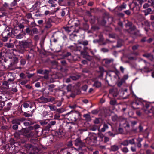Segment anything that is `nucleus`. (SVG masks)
I'll return each mask as SVG.
<instances>
[{
  "label": "nucleus",
  "instance_id": "nucleus-1",
  "mask_svg": "<svg viewBox=\"0 0 154 154\" xmlns=\"http://www.w3.org/2000/svg\"><path fill=\"white\" fill-rule=\"evenodd\" d=\"M32 42L31 40L28 41H23L19 43L18 51L20 53L23 54L24 51V49L29 48L32 45Z\"/></svg>",
  "mask_w": 154,
  "mask_h": 154
},
{
  "label": "nucleus",
  "instance_id": "nucleus-2",
  "mask_svg": "<svg viewBox=\"0 0 154 154\" xmlns=\"http://www.w3.org/2000/svg\"><path fill=\"white\" fill-rule=\"evenodd\" d=\"M144 2L143 0H134L129 5L130 7L133 11H138Z\"/></svg>",
  "mask_w": 154,
  "mask_h": 154
},
{
  "label": "nucleus",
  "instance_id": "nucleus-3",
  "mask_svg": "<svg viewBox=\"0 0 154 154\" xmlns=\"http://www.w3.org/2000/svg\"><path fill=\"white\" fill-rule=\"evenodd\" d=\"M12 34V29L9 28L5 29L2 34V35L3 38V41L4 42L7 41L8 38L11 37Z\"/></svg>",
  "mask_w": 154,
  "mask_h": 154
},
{
  "label": "nucleus",
  "instance_id": "nucleus-4",
  "mask_svg": "<svg viewBox=\"0 0 154 154\" xmlns=\"http://www.w3.org/2000/svg\"><path fill=\"white\" fill-rule=\"evenodd\" d=\"M75 145L77 146H79V147L75 149L78 151H84L86 150L85 147V144L84 143L82 142L79 139H76L75 141Z\"/></svg>",
  "mask_w": 154,
  "mask_h": 154
},
{
  "label": "nucleus",
  "instance_id": "nucleus-5",
  "mask_svg": "<svg viewBox=\"0 0 154 154\" xmlns=\"http://www.w3.org/2000/svg\"><path fill=\"white\" fill-rule=\"evenodd\" d=\"M69 115L70 119L73 122L76 121L80 117V114L78 111L70 112L66 114Z\"/></svg>",
  "mask_w": 154,
  "mask_h": 154
},
{
  "label": "nucleus",
  "instance_id": "nucleus-6",
  "mask_svg": "<svg viewBox=\"0 0 154 154\" xmlns=\"http://www.w3.org/2000/svg\"><path fill=\"white\" fill-rule=\"evenodd\" d=\"M79 26L78 24L75 25V26H66L63 27L65 31L67 33L78 32L79 31Z\"/></svg>",
  "mask_w": 154,
  "mask_h": 154
},
{
  "label": "nucleus",
  "instance_id": "nucleus-7",
  "mask_svg": "<svg viewBox=\"0 0 154 154\" xmlns=\"http://www.w3.org/2000/svg\"><path fill=\"white\" fill-rule=\"evenodd\" d=\"M142 27H144V29L146 32L148 31V29L150 26V24L148 21L144 20L142 23Z\"/></svg>",
  "mask_w": 154,
  "mask_h": 154
},
{
  "label": "nucleus",
  "instance_id": "nucleus-8",
  "mask_svg": "<svg viewBox=\"0 0 154 154\" xmlns=\"http://www.w3.org/2000/svg\"><path fill=\"white\" fill-rule=\"evenodd\" d=\"M93 83L92 86L96 88H98L101 86V83L100 82L97 80H95L93 81Z\"/></svg>",
  "mask_w": 154,
  "mask_h": 154
},
{
  "label": "nucleus",
  "instance_id": "nucleus-9",
  "mask_svg": "<svg viewBox=\"0 0 154 154\" xmlns=\"http://www.w3.org/2000/svg\"><path fill=\"white\" fill-rule=\"evenodd\" d=\"M152 11H154V6H151V8H148L143 11L145 15H147L150 14Z\"/></svg>",
  "mask_w": 154,
  "mask_h": 154
},
{
  "label": "nucleus",
  "instance_id": "nucleus-10",
  "mask_svg": "<svg viewBox=\"0 0 154 154\" xmlns=\"http://www.w3.org/2000/svg\"><path fill=\"white\" fill-rule=\"evenodd\" d=\"M119 149V147L118 145H112L109 149L111 151L116 152Z\"/></svg>",
  "mask_w": 154,
  "mask_h": 154
},
{
  "label": "nucleus",
  "instance_id": "nucleus-11",
  "mask_svg": "<svg viewBox=\"0 0 154 154\" xmlns=\"http://www.w3.org/2000/svg\"><path fill=\"white\" fill-rule=\"evenodd\" d=\"M56 135L58 137H61L64 134L63 131L62 129H60L55 133Z\"/></svg>",
  "mask_w": 154,
  "mask_h": 154
},
{
  "label": "nucleus",
  "instance_id": "nucleus-12",
  "mask_svg": "<svg viewBox=\"0 0 154 154\" xmlns=\"http://www.w3.org/2000/svg\"><path fill=\"white\" fill-rule=\"evenodd\" d=\"M52 21V20L51 19L49 18L48 20H46L45 22V24H46L45 26L46 28H48L51 27V22Z\"/></svg>",
  "mask_w": 154,
  "mask_h": 154
},
{
  "label": "nucleus",
  "instance_id": "nucleus-13",
  "mask_svg": "<svg viewBox=\"0 0 154 154\" xmlns=\"http://www.w3.org/2000/svg\"><path fill=\"white\" fill-rule=\"evenodd\" d=\"M28 132V131L26 128H22L20 131V135H24V134L27 133Z\"/></svg>",
  "mask_w": 154,
  "mask_h": 154
},
{
  "label": "nucleus",
  "instance_id": "nucleus-14",
  "mask_svg": "<svg viewBox=\"0 0 154 154\" xmlns=\"http://www.w3.org/2000/svg\"><path fill=\"white\" fill-rule=\"evenodd\" d=\"M78 42L79 44H82L84 46L87 45L88 44V41L87 40L82 41L81 40H78Z\"/></svg>",
  "mask_w": 154,
  "mask_h": 154
},
{
  "label": "nucleus",
  "instance_id": "nucleus-15",
  "mask_svg": "<svg viewBox=\"0 0 154 154\" xmlns=\"http://www.w3.org/2000/svg\"><path fill=\"white\" fill-rule=\"evenodd\" d=\"M12 104L11 103H9L7 104L6 107L4 108L5 111H7L9 110L11 107Z\"/></svg>",
  "mask_w": 154,
  "mask_h": 154
},
{
  "label": "nucleus",
  "instance_id": "nucleus-16",
  "mask_svg": "<svg viewBox=\"0 0 154 154\" xmlns=\"http://www.w3.org/2000/svg\"><path fill=\"white\" fill-rule=\"evenodd\" d=\"M145 112L146 114L152 113L154 115V108L152 107L149 110L146 109L145 110Z\"/></svg>",
  "mask_w": 154,
  "mask_h": 154
},
{
  "label": "nucleus",
  "instance_id": "nucleus-17",
  "mask_svg": "<svg viewBox=\"0 0 154 154\" xmlns=\"http://www.w3.org/2000/svg\"><path fill=\"white\" fill-rule=\"evenodd\" d=\"M109 128L108 125L104 123L103 124V127L102 128L101 130V131L102 132H104L107 129Z\"/></svg>",
  "mask_w": 154,
  "mask_h": 154
},
{
  "label": "nucleus",
  "instance_id": "nucleus-18",
  "mask_svg": "<svg viewBox=\"0 0 154 154\" xmlns=\"http://www.w3.org/2000/svg\"><path fill=\"white\" fill-rule=\"evenodd\" d=\"M12 123L13 124H17L19 125L20 124V122L18 119H16L13 120L12 121Z\"/></svg>",
  "mask_w": 154,
  "mask_h": 154
},
{
  "label": "nucleus",
  "instance_id": "nucleus-19",
  "mask_svg": "<svg viewBox=\"0 0 154 154\" xmlns=\"http://www.w3.org/2000/svg\"><path fill=\"white\" fill-rule=\"evenodd\" d=\"M120 144L124 146H128V140H126L123 141L121 142Z\"/></svg>",
  "mask_w": 154,
  "mask_h": 154
},
{
  "label": "nucleus",
  "instance_id": "nucleus-20",
  "mask_svg": "<svg viewBox=\"0 0 154 154\" xmlns=\"http://www.w3.org/2000/svg\"><path fill=\"white\" fill-rule=\"evenodd\" d=\"M104 60L106 64H108L113 62V59H105Z\"/></svg>",
  "mask_w": 154,
  "mask_h": 154
},
{
  "label": "nucleus",
  "instance_id": "nucleus-21",
  "mask_svg": "<svg viewBox=\"0 0 154 154\" xmlns=\"http://www.w3.org/2000/svg\"><path fill=\"white\" fill-rule=\"evenodd\" d=\"M56 122L55 121H52L50 122L49 123L47 127L48 128L51 127V126L54 125L55 124Z\"/></svg>",
  "mask_w": 154,
  "mask_h": 154
},
{
  "label": "nucleus",
  "instance_id": "nucleus-22",
  "mask_svg": "<svg viewBox=\"0 0 154 154\" xmlns=\"http://www.w3.org/2000/svg\"><path fill=\"white\" fill-rule=\"evenodd\" d=\"M66 12H69L66 9H64L62 10L61 12V15L62 17L64 16Z\"/></svg>",
  "mask_w": 154,
  "mask_h": 154
},
{
  "label": "nucleus",
  "instance_id": "nucleus-23",
  "mask_svg": "<svg viewBox=\"0 0 154 154\" xmlns=\"http://www.w3.org/2000/svg\"><path fill=\"white\" fill-rule=\"evenodd\" d=\"M55 87V85L54 84L50 85L48 86V89L51 92H53V88H54Z\"/></svg>",
  "mask_w": 154,
  "mask_h": 154
},
{
  "label": "nucleus",
  "instance_id": "nucleus-24",
  "mask_svg": "<svg viewBox=\"0 0 154 154\" xmlns=\"http://www.w3.org/2000/svg\"><path fill=\"white\" fill-rule=\"evenodd\" d=\"M110 103L111 105H115L117 104L116 101L115 99L111 100Z\"/></svg>",
  "mask_w": 154,
  "mask_h": 154
},
{
  "label": "nucleus",
  "instance_id": "nucleus-25",
  "mask_svg": "<svg viewBox=\"0 0 154 154\" xmlns=\"http://www.w3.org/2000/svg\"><path fill=\"white\" fill-rule=\"evenodd\" d=\"M24 35L21 33H19L16 36V38L17 39H20L23 38Z\"/></svg>",
  "mask_w": 154,
  "mask_h": 154
},
{
  "label": "nucleus",
  "instance_id": "nucleus-26",
  "mask_svg": "<svg viewBox=\"0 0 154 154\" xmlns=\"http://www.w3.org/2000/svg\"><path fill=\"white\" fill-rule=\"evenodd\" d=\"M128 145L130 144L131 145L134 144L135 143L134 139V138L128 140Z\"/></svg>",
  "mask_w": 154,
  "mask_h": 154
},
{
  "label": "nucleus",
  "instance_id": "nucleus-27",
  "mask_svg": "<svg viewBox=\"0 0 154 154\" xmlns=\"http://www.w3.org/2000/svg\"><path fill=\"white\" fill-rule=\"evenodd\" d=\"M17 27L20 29V30L22 29V31L23 32V29L24 28V26L23 25L20 23L18 25Z\"/></svg>",
  "mask_w": 154,
  "mask_h": 154
},
{
  "label": "nucleus",
  "instance_id": "nucleus-28",
  "mask_svg": "<svg viewBox=\"0 0 154 154\" xmlns=\"http://www.w3.org/2000/svg\"><path fill=\"white\" fill-rule=\"evenodd\" d=\"M126 4L123 3L119 7V8H120V10H122L123 9H125L126 7Z\"/></svg>",
  "mask_w": 154,
  "mask_h": 154
},
{
  "label": "nucleus",
  "instance_id": "nucleus-29",
  "mask_svg": "<svg viewBox=\"0 0 154 154\" xmlns=\"http://www.w3.org/2000/svg\"><path fill=\"white\" fill-rule=\"evenodd\" d=\"M20 65L22 66L24 65L26 63V60L25 59H21L20 61Z\"/></svg>",
  "mask_w": 154,
  "mask_h": 154
},
{
  "label": "nucleus",
  "instance_id": "nucleus-30",
  "mask_svg": "<svg viewBox=\"0 0 154 154\" xmlns=\"http://www.w3.org/2000/svg\"><path fill=\"white\" fill-rule=\"evenodd\" d=\"M48 106L49 107L50 110L52 111H54L56 110V107L55 106L53 105H49Z\"/></svg>",
  "mask_w": 154,
  "mask_h": 154
},
{
  "label": "nucleus",
  "instance_id": "nucleus-31",
  "mask_svg": "<svg viewBox=\"0 0 154 154\" xmlns=\"http://www.w3.org/2000/svg\"><path fill=\"white\" fill-rule=\"evenodd\" d=\"M40 100L44 101L45 102H48V98H45L43 97H40Z\"/></svg>",
  "mask_w": 154,
  "mask_h": 154
},
{
  "label": "nucleus",
  "instance_id": "nucleus-32",
  "mask_svg": "<svg viewBox=\"0 0 154 154\" xmlns=\"http://www.w3.org/2000/svg\"><path fill=\"white\" fill-rule=\"evenodd\" d=\"M5 46L8 48H12L14 47V45L12 43H6Z\"/></svg>",
  "mask_w": 154,
  "mask_h": 154
},
{
  "label": "nucleus",
  "instance_id": "nucleus-33",
  "mask_svg": "<svg viewBox=\"0 0 154 154\" xmlns=\"http://www.w3.org/2000/svg\"><path fill=\"white\" fill-rule=\"evenodd\" d=\"M121 150L124 153H127L129 151L127 147H124L121 149Z\"/></svg>",
  "mask_w": 154,
  "mask_h": 154
},
{
  "label": "nucleus",
  "instance_id": "nucleus-34",
  "mask_svg": "<svg viewBox=\"0 0 154 154\" xmlns=\"http://www.w3.org/2000/svg\"><path fill=\"white\" fill-rule=\"evenodd\" d=\"M146 2H148L149 4H150L151 6H153L152 4L153 3L154 0H146Z\"/></svg>",
  "mask_w": 154,
  "mask_h": 154
},
{
  "label": "nucleus",
  "instance_id": "nucleus-35",
  "mask_svg": "<svg viewBox=\"0 0 154 154\" xmlns=\"http://www.w3.org/2000/svg\"><path fill=\"white\" fill-rule=\"evenodd\" d=\"M9 78V79L7 81L9 83V84L10 83V82H12L15 79L13 76H12V78Z\"/></svg>",
  "mask_w": 154,
  "mask_h": 154
},
{
  "label": "nucleus",
  "instance_id": "nucleus-36",
  "mask_svg": "<svg viewBox=\"0 0 154 154\" xmlns=\"http://www.w3.org/2000/svg\"><path fill=\"white\" fill-rule=\"evenodd\" d=\"M30 25L32 27H35V26H39L37 25L35 21L32 22Z\"/></svg>",
  "mask_w": 154,
  "mask_h": 154
},
{
  "label": "nucleus",
  "instance_id": "nucleus-37",
  "mask_svg": "<svg viewBox=\"0 0 154 154\" xmlns=\"http://www.w3.org/2000/svg\"><path fill=\"white\" fill-rule=\"evenodd\" d=\"M142 103L140 102L138 103L137 101L135 102H134L132 103V106L134 107L135 106H137L140 104H141Z\"/></svg>",
  "mask_w": 154,
  "mask_h": 154
},
{
  "label": "nucleus",
  "instance_id": "nucleus-38",
  "mask_svg": "<svg viewBox=\"0 0 154 154\" xmlns=\"http://www.w3.org/2000/svg\"><path fill=\"white\" fill-rule=\"evenodd\" d=\"M150 6H151L150 4L147 3H145L143 6V8L144 9H146Z\"/></svg>",
  "mask_w": 154,
  "mask_h": 154
},
{
  "label": "nucleus",
  "instance_id": "nucleus-39",
  "mask_svg": "<svg viewBox=\"0 0 154 154\" xmlns=\"http://www.w3.org/2000/svg\"><path fill=\"white\" fill-rule=\"evenodd\" d=\"M130 149L132 152H135L136 151V147L135 146H132L130 147Z\"/></svg>",
  "mask_w": 154,
  "mask_h": 154
},
{
  "label": "nucleus",
  "instance_id": "nucleus-40",
  "mask_svg": "<svg viewBox=\"0 0 154 154\" xmlns=\"http://www.w3.org/2000/svg\"><path fill=\"white\" fill-rule=\"evenodd\" d=\"M47 122L45 120H43L40 122V124L42 125H44L47 124Z\"/></svg>",
  "mask_w": 154,
  "mask_h": 154
},
{
  "label": "nucleus",
  "instance_id": "nucleus-41",
  "mask_svg": "<svg viewBox=\"0 0 154 154\" xmlns=\"http://www.w3.org/2000/svg\"><path fill=\"white\" fill-rule=\"evenodd\" d=\"M32 31L34 34H37L38 33V30L37 28H33L32 29Z\"/></svg>",
  "mask_w": 154,
  "mask_h": 154
},
{
  "label": "nucleus",
  "instance_id": "nucleus-42",
  "mask_svg": "<svg viewBox=\"0 0 154 154\" xmlns=\"http://www.w3.org/2000/svg\"><path fill=\"white\" fill-rule=\"evenodd\" d=\"M24 116L26 117H29L32 116V114L28 113L27 112H24L23 114Z\"/></svg>",
  "mask_w": 154,
  "mask_h": 154
},
{
  "label": "nucleus",
  "instance_id": "nucleus-43",
  "mask_svg": "<svg viewBox=\"0 0 154 154\" xmlns=\"http://www.w3.org/2000/svg\"><path fill=\"white\" fill-rule=\"evenodd\" d=\"M112 120L113 121H115L117 120L118 119V116L116 115H115L112 116Z\"/></svg>",
  "mask_w": 154,
  "mask_h": 154
},
{
  "label": "nucleus",
  "instance_id": "nucleus-44",
  "mask_svg": "<svg viewBox=\"0 0 154 154\" xmlns=\"http://www.w3.org/2000/svg\"><path fill=\"white\" fill-rule=\"evenodd\" d=\"M3 6L5 8H8L10 9V8L9 7V6L8 4L6 2H5L4 4L3 5Z\"/></svg>",
  "mask_w": 154,
  "mask_h": 154
},
{
  "label": "nucleus",
  "instance_id": "nucleus-45",
  "mask_svg": "<svg viewBox=\"0 0 154 154\" xmlns=\"http://www.w3.org/2000/svg\"><path fill=\"white\" fill-rule=\"evenodd\" d=\"M27 82L28 81L26 80H23L21 82L20 84L21 85H24L27 83Z\"/></svg>",
  "mask_w": 154,
  "mask_h": 154
},
{
  "label": "nucleus",
  "instance_id": "nucleus-46",
  "mask_svg": "<svg viewBox=\"0 0 154 154\" xmlns=\"http://www.w3.org/2000/svg\"><path fill=\"white\" fill-rule=\"evenodd\" d=\"M72 86L71 85H69L67 86L66 89L68 92H69L71 91Z\"/></svg>",
  "mask_w": 154,
  "mask_h": 154
},
{
  "label": "nucleus",
  "instance_id": "nucleus-47",
  "mask_svg": "<svg viewBox=\"0 0 154 154\" xmlns=\"http://www.w3.org/2000/svg\"><path fill=\"white\" fill-rule=\"evenodd\" d=\"M19 1V0H14V1L12 2L11 5L13 6H15L17 5V2Z\"/></svg>",
  "mask_w": 154,
  "mask_h": 154
},
{
  "label": "nucleus",
  "instance_id": "nucleus-48",
  "mask_svg": "<svg viewBox=\"0 0 154 154\" xmlns=\"http://www.w3.org/2000/svg\"><path fill=\"white\" fill-rule=\"evenodd\" d=\"M31 124V122H28L26 121L24 122V125L25 126H28L30 125Z\"/></svg>",
  "mask_w": 154,
  "mask_h": 154
},
{
  "label": "nucleus",
  "instance_id": "nucleus-49",
  "mask_svg": "<svg viewBox=\"0 0 154 154\" xmlns=\"http://www.w3.org/2000/svg\"><path fill=\"white\" fill-rule=\"evenodd\" d=\"M119 133V134H123L124 133L123 129L121 128H118Z\"/></svg>",
  "mask_w": 154,
  "mask_h": 154
},
{
  "label": "nucleus",
  "instance_id": "nucleus-50",
  "mask_svg": "<svg viewBox=\"0 0 154 154\" xmlns=\"http://www.w3.org/2000/svg\"><path fill=\"white\" fill-rule=\"evenodd\" d=\"M108 133L109 136L112 137H114L116 135V134H114L113 133L111 132L110 131L108 132Z\"/></svg>",
  "mask_w": 154,
  "mask_h": 154
},
{
  "label": "nucleus",
  "instance_id": "nucleus-51",
  "mask_svg": "<svg viewBox=\"0 0 154 154\" xmlns=\"http://www.w3.org/2000/svg\"><path fill=\"white\" fill-rule=\"evenodd\" d=\"M124 13L128 15H130L131 14V12L130 10H127L124 11Z\"/></svg>",
  "mask_w": 154,
  "mask_h": 154
},
{
  "label": "nucleus",
  "instance_id": "nucleus-52",
  "mask_svg": "<svg viewBox=\"0 0 154 154\" xmlns=\"http://www.w3.org/2000/svg\"><path fill=\"white\" fill-rule=\"evenodd\" d=\"M23 107L25 108H28L29 106V104L27 103H24L23 104Z\"/></svg>",
  "mask_w": 154,
  "mask_h": 154
},
{
  "label": "nucleus",
  "instance_id": "nucleus-53",
  "mask_svg": "<svg viewBox=\"0 0 154 154\" xmlns=\"http://www.w3.org/2000/svg\"><path fill=\"white\" fill-rule=\"evenodd\" d=\"M13 73L9 72L8 73L7 76L8 78H12V76H13Z\"/></svg>",
  "mask_w": 154,
  "mask_h": 154
},
{
  "label": "nucleus",
  "instance_id": "nucleus-54",
  "mask_svg": "<svg viewBox=\"0 0 154 154\" xmlns=\"http://www.w3.org/2000/svg\"><path fill=\"white\" fill-rule=\"evenodd\" d=\"M26 16L27 18L30 19L32 17V15L31 13H29L26 14Z\"/></svg>",
  "mask_w": 154,
  "mask_h": 154
},
{
  "label": "nucleus",
  "instance_id": "nucleus-55",
  "mask_svg": "<svg viewBox=\"0 0 154 154\" xmlns=\"http://www.w3.org/2000/svg\"><path fill=\"white\" fill-rule=\"evenodd\" d=\"M138 47L139 45H135L132 47V49L133 50H135L137 49L138 48Z\"/></svg>",
  "mask_w": 154,
  "mask_h": 154
},
{
  "label": "nucleus",
  "instance_id": "nucleus-56",
  "mask_svg": "<svg viewBox=\"0 0 154 154\" xmlns=\"http://www.w3.org/2000/svg\"><path fill=\"white\" fill-rule=\"evenodd\" d=\"M57 0H49L48 1V2L50 4H52L54 3L55 1H56Z\"/></svg>",
  "mask_w": 154,
  "mask_h": 154
},
{
  "label": "nucleus",
  "instance_id": "nucleus-57",
  "mask_svg": "<svg viewBox=\"0 0 154 154\" xmlns=\"http://www.w3.org/2000/svg\"><path fill=\"white\" fill-rule=\"evenodd\" d=\"M143 56L147 58L152 57V55L149 54H146L143 55Z\"/></svg>",
  "mask_w": 154,
  "mask_h": 154
},
{
  "label": "nucleus",
  "instance_id": "nucleus-58",
  "mask_svg": "<svg viewBox=\"0 0 154 154\" xmlns=\"http://www.w3.org/2000/svg\"><path fill=\"white\" fill-rule=\"evenodd\" d=\"M13 128L14 130H17L18 128V125L17 124H14L13 126Z\"/></svg>",
  "mask_w": 154,
  "mask_h": 154
},
{
  "label": "nucleus",
  "instance_id": "nucleus-59",
  "mask_svg": "<svg viewBox=\"0 0 154 154\" xmlns=\"http://www.w3.org/2000/svg\"><path fill=\"white\" fill-rule=\"evenodd\" d=\"M137 140L138 142L137 143H141L143 140V139L138 137L137 139Z\"/></svg>",
  "mask_w": 154,
  "mask_h": 154
},
{
  "label": "nucleus",
  "instance_id": "nucleus-60",
  "mask_svg": "<svg viewBox=\"0 0 154 154\" xmlns=\"http://www.w3.org/2000/svg\"><path fill=\"white\" fill-rule=\"evenodd\" d=\"M124 125H126L125 126H124L125 128H128L129 127V125L127 122H125V123L124 124Z\"/></svg>",
  "mask_w": 154,
  "mask_h": 154
},
{
  "label": "nucleus",
  "instance_id": "nucleus-61",
  "mask_svg": "<svg viewBox=\"0 0 154 154\" xmlns=\"http://www.w3.org/2000/svg\"><path fill=\"white\" fill-rule=\"evenodd\" d=\"M20 122H23L26 120V119L24 117L20 118H18Z\"/></svg>",
  "mask_w": 154,
  "mask_h": 154
},
{
  "label": "nucleus",
  "instance_id": "nucleus-62",
  "mask_svg": "<svg viewBox=\"0 0 154 154\" xmlns=\"http://www.w3.org/2000/svg\"><path fill=\"white\" fill-rule=\"evenodd\" d=\"M31 30L30 28L29 27H27L26 29V31L27 33L29 34L31 32Z\"/></svg>",
  "mask_w": 154,
  "mask_h": 154
},
{
  "label": "nucleus",
  "instance_id": "nucleus-63",
  "mask_svg": "<svg viewBox=\"0 0 154 154\" xmlns=\"http://www.w3.org/2000/svg\"><path fill=\"white\" fill-rule=\"evenodd\" d=\"M40 125H35L34 126V128L35 130L37 129L40 128Z\"/></svg>",
  "mask_w": 154,
  "mask_h": 154
},
{
  "label": "nucleus",
  "instance_id": "nucleus-64",
  "mask_svg": "<svg viewBox=\"0 0 154 154\" xmlns=\"http://www.w3.org/2000/svg\"><path fill=\"white\" fill-rule=\"evenodd\" d=\"M91 112L93 114H96L98 113V111L97 110H92Z\"/></svg>",
  "mask_w": 154,
  "mask_h": 154
}]
</instances>
